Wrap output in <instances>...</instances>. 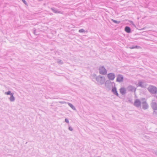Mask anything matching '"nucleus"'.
I'll use <instances>...</instances> for the list:
<instances>
[{
    "instance_id": "obj_1",
    "label": "nucleus",
    "mask_w": 157,
    "mask_h": 157,
    "mask_svg": "<svg viewBox=\"0 0 157 157\" xmlns=\"http://www.w3.org/2000/svg\"><path fill=\"white\" fill-rule=\"evenodd\" d=\"M148 89L149 91L152 93H155L157 91V89L152 86H150Z\"/></svg>"
},
{
    "instance_id": "obj_2",
    "label": "nucleus",
    "mask_w": 157,
    "mask_h": 157,
    "mask_svg": "<svg viewBox=\"0 0 157 157\" xmlns=\"http://www.w3.org/2000/svg\"><path fill=\"white\" fill-rule=\"evenodd\" d=\"M100 73L102 75H105L107 73L106 70L103 67H101L99 69Z\"/></svg>"
},
{
    "instance_id": "obj_3",
    "label": "nucleus",
    "mask_w": 157,
    "mask_h": 157,
    "mask_svg": "<svg viewBox=\"0 0 157 157\" xmlns=\"http://www.w3.org/2000/svg\"><path fill=\"white\" fill-rule=\"evenodd\" d=\"M109 78L110 80H113L115 78L114 75L113 73H110L108 75Z\"/></svg>"
},
{
    "instance_id": "obj_4",
    "label": "nucleus",
    "mask_w": 157,
    "mask_h": 157,
    "mask_svg": "<svg viewBox=\"0 0 157 157\" xmlns=\"http://www.w3.org/2000/svg\"><path fill=\"white\" fill-rule=\"evenodd\" d=\"M134 105L136 106L139 107L140 105V102L139 100H136L134 102Z\"/></svg>"
},
{
    "instance_id": "obj_5",
    "label": "nucleus",
    "mask_w": 157,
    "mask_h": 157,
    "mask_svg": "<svg viewBox=\"0 0 157 157\" xmlns=\"http://www.w3.org/2000/svg\"><path fill=\"white\" fill-rule=\"evenodd\" d=\"M123 77L121 75H119L118 76L117 78V81L119 82H121L123 80Z\"/></svg>"
},
{
    "instance_id": "obj_6",
    "label": "nucleus",
    "mask_w": 157,
    "mask_h": 157,
    "mask_svg": "<svg viewBox=\"0 0 157 157\" xmlns=\"http://www.w3.org/2000/svg\"><path fill=\"white\" fill-rule=\"evenodd\" d=\"M120 92L122 94H124L126 92L125 89L124 88H121L120 90Z\"/></svg>"
},
{
    "instance_id": "obj_7",
    "label": "nucleus",
    "mask_w": 157,
    "mask_h": 157,
    "mask_svg": "<svg viewBox=\"0 0 157 157\" xmlns=\"http://www.w3.org/2000/svg\"><path fill=\"white\" fill-rule=\"evenodd\" d=\"M125 31L127 33H130L131 32V29L129 27L126 26L125 28Z\"/></svg>"
},
{
    "instance_id": "obj_8",
    "label": "nucleus",
    "mask_w": 157,
    "mask_h": 157,
    "mask_svg": "<svg viewBox=\"0 0 157 157\" xmlns=\"http://www.w3.org/2000/svg\"><path fill=\"white\" fill-rule=\"evenodd\" d=\"M112 91L114 93V94H116L117 96L118 95V94L117 91V90L116 88H113L112 90Z\"/></svg>"
},
{
    "instance_id": "obj_9",
    "label": "nucleus",
    "mask_w": 157,
    "mask_h": 157,
    "mask_svg": "<svg viewBox=\"0 0 157 157\" xmlns=\"http://www.w3.org/2000/svg\"><path fill=\"white\" fill-rule=\"evenodd\" d=\"M14 100V98L13 96V94L11 95L10 98V100L11 101H13Z\"/></svg>"
},
{
    "instance_id": "obj_10",
    "label": "nucleus",
    "mask_w": 157,
    "mask_h": 157,
    "mask_svg": "<svg viewBox=\"0 0 157 157\" xmlns=\"http://www.w3.org/2000/svg\"><path fill=\"white\" fill-rule=\"evenodd\" d=\"M5 94L6 95H9V94H11V92L10 91H9L8 92H6L5 93Z\"/></svg>"
},
{
    "instance_id": "obj_11",
    "label": "nucleus",
    "mask_w": 157,
    "mask_h": 157,
    "mask_svg": "<svg viewBox=\"0 0 157 157\" xmlns=\"http://www.w3.org/2000/svg\"><path fill=\"white\" fill-rule=\"evenodd\" d=\"M79 32L80 33H82L84 32V30L83 29H80L79 30Z\"/></svg>"
},
{
    "instance_id": "obj_12",
    "label": "nucleus",
    "mask_w": 157,
    "mask_h": 157,
    "mask_svg": "<svg viewBox=\"0 0 157 157\" xmlns=\"http://www.w3.org/2000/svg\"><path fill=\"white\" fill-rule=\"evenodd\" d=\"M113 21L114 22V23H120V21H115V20H113Z\"/></svg>"
},
{
    "instance_id": "obj_13",
    "label": "nucleus",
    "mask_w": 157,
    "mask_h": 157,
    "mask_svg": "<svg viewBox=\"0 0 157 157\" xmlns=\"http://www.w3.org/2000/svg\"><path fill=\"white\" fill-rule=\"evenodd\" d=\"M144 103H145V105H146V106H144V109H146L147 108V105H146V102H144Z\"/></svg>"
},
{
    "instance_id": "obj_14",
    "label": "nucleus",
    "mask_w": 157,
    "mask_h": 157,
    "mask_svg": "<svg viewBox=\"0 0 157 157\" xmlns=\"http://www.w3.org/2000/svg\"><path fill=\"white\" fill-rule=\"evenodd\" d=\"M69 106L72 108H73V107H74V106L71 104H69Z\"/></svg>"
},
{
    "instance_id": "obj_15",
    "label": "nucleus",
    "mask_w": 157,
    "mask_h": 157,
    "mask_svg": "<svg viewBox=\"0 0 157 157\" xmlns=\"http://www.w3.org/2000/svg\"><path fill=\"white\" fill-rule=\"evenodd\" d=\"M65 121L67 122V123H68L69 122V121H68V120L67 119H65Z\"/></svg>"
},
{
    "instance_id": "obj_16",
    "label": "nucleus",
    "mask_w": 157,
    "mask_h": 157,
    "mask_svg": "<svg viewBox=\"0 0 157 157\" xmlns=\"http://www.w3.org/2000/svg\"><path fill=\"white\" fill-rule=\"evenodd\" d=\"M69 129L70 130H71V131H72V128L71 127H69Z\"/></svg>"
},
{
    "instance_id": "obj_17",
    "label": "nucleus",
    "mask_w": 157,
    "mask_h": 157,
    "mask_svg": "<svg viewBox=\"0 0 157 157\" xmlns=\"http://www.w3.org/2000/svg\"><path fill=\"white\" fill-rule=\"evenodd\" d=\"M22 1H23V2L25 4H26L25 2H26L25 1V0H22Z\"/></svg>"
},
{
    "instance_id": "obj_18",
    "label": "nucleus",
    "mask_w": 157,
    "mask_h": 157,
    "mask_svg": "<svg viewBox=\"0 0 157 157\" xmlns=\"http://www.w3.org/2000/svg\"><path fill=\"white\" fill-rule=\"evenodd\" d=\"M138 46H136V47H133V48H138Z\"/></svg>"
}]
</instances>
